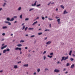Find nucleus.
<instances>
[{"mask_svg": "<svg viewBox=\"0 0 75 75\" xmlns=\"http://www.w3.org/2000/svg\"><path fill=\"white\" fill-rule=\"evenodd\" d=\"M15 50H19L20 51H21V48L16 47L15 48Z\"/></svg>", "mask_w": 75, "mask_h": 75, "instance_id": "obj_1", "label": "nucleus"}, {"mask_svg": "<svg viewBox=\"0 0 75 75\" xmlns=\"http://www.w3.org/2000/svg\"><path fill=\"white\" fill-rule=\"evenodd\" d=\"M54 71L55 72H59V71L57 69H55L54 70Z\"/></svg>", "mask_w": 75, "mask_h": 75, "instance_id": "obj_2", "label": "nucleus"}, {"mask_svg": "<svg viewBox=\"0 0 75 75\" xmlns=\"http://www.w3.org/2000/svg\"><path fill=\"white\" fill-rule=\"evenodd\" d=\"M7 45H6L4 47H2L1 48V50H3V49H4V48H6V47H7Z\"/></svg>", "mask_w": 75, "mask_h": 75, "instance_id": "obj_3", "label": "nucleus"}, {"mask_svg": "<svg viewBox=\"0 0 75 75\" xmlns=\"http://www.w3.org/2000/svg\"><path fill=\"white\" fill-rule=\"evenodd\" d=\"M60 19H58L57 20V21L58 23V24H61V22H60Z\"/></svg>", "mask_w": 75, "mask_h": 75, "instance_id": "obj_4", "label": "nucleus"}, {"mask_svg": "<svg viewBox=\"0 0 75 75\" xmlns=\"http://www.w3.org/2000/svg\"><path fill=\"white\" fill-rule=\"evenodd\" d=\"M51 43V41H48L46 42L47 45H48V44H50Z\"/></svg>", "mask_w": 75, "mask_h": 75, "instance_id": "obj_5", "label": "nucleus"}, {"mask_svg": "<svg viewBox=\"0 0 75 75\" xmlns=\"http://www.w3.org/2000/svg\"><path fill=\"white\" fill-rule=\"evenodd\" d=\"M74 66H75V64H73L72 65H71L70 67L71 68H74Z\"/></svg>", "mask_w": 75, "mask_h": 75, "instance_id": "obj_6", "label": "nucleus"}, {"mask_svg": "<svg viewBox=\"0 0 75 75\" xmlns=\"http://www.w3.org/2000/svg\"><path fill=\"white\" fill-rule=\"evenodd\" d=\"M38 21H36L35 22H34L33 24V25H35V24H37V23H38Z\"/></svg>", "mask_w": 75, "mask_h": 75, "instance_id": "obj_7", "label": "nucleus"}, {"mask_svg": "<svg viewBox=\"0 0 75 75\" xmlns=\"http://www.w3.org/2000/svg\"><path fill=\"white\" fill-rule=\"evenodd\" d=\"M37 3V1H36L34 3V4H32V6H35L36 4V3Z\"/></svg>", "mask_w": 75, "mask_h": 75, "instance_id": "obj_8", "label": "nucleus"}, {"mask_svg": "<svg viewBox=\"0 0 75 75\" xmlns=\"http://www.w3.org/2000/svg\"><path fill=\"white\" fill-rule=\"evenodd\" d=\"M64 58H65V57H62L61 61H63L64 60Z\"/></svg>", "mask_w": 75, "mask_h": 75, "instance_id": "obj_9", "label": "nucleus"}, {"mask_svg": "<svg viewBox=\"0 0 75 75\" xmlns=\"http://www.w3.org/2000/svg\"><path fill=\"white\" fill-rule=\"evenodd\" d=\"M18 68V67H17V65H14V68H15V69H16Z\"/></svg>", "mask_w": 75, "mask_h": 75, "instance_id": "obj_10", "label": "nucleus"}, {"mask_svg": "<svg viewBox=\"0 0 75 75\" xmlns=\"http://www.w3.org/2000/svg\"><path fill=\"white\" fill-rule=\"evenodd\" d=\"M2 28L3 29H6V28H7V27L6 26H4Z\"/></svg>", "mask_w": 75, "mask_h": 75, "instance_id": "obj_11", "label": "nucleus"}, {"mask_svg": "<svg viewBox=\"0 0 75 75\" xmlns=\"http://www.w3.org/2000/svg\"><path fill=\"white\" fill-rule=\"evenodd\" d=\"M71 54H72V50H71L69 53V55H71Z\"/></svg>", "mask_w": 75, "mask_h": 75, "instance_id": "obj_12", "label": "nucleus"}, {"mask_svg": "<svg viewBox=\"0 0 75 75\" xmlns=\"http://www.w3.org/2000/svg\"><path fill=\"white\" fill-rule=\"evenodd\" d=\"M67 13H68V12H67L66 10H65L64 11V14H67Z\"/></svg>", "mask_w": 75, "mask_h": 75, "instance_id": "obj_13", "label": "nucleus"}, {"mask_svg": "<svg viewBox=\"0 0 75 75\" xmlns=\"http://www.w3.org/2000/svg\"><path fill=\"white\" fill-rule=\"evenodd\" d=\"M68 58V56L66 57L65 58H64V60L65 61V60H66V59H67Z\"/></svg>", "mask_w": 75, "mask_h": 75, "instance_id": "obj_14", "label": "nucleus"}, {"mask_svg": "<svg viewBox=\"0 0 75 75\" xmlns=\"http://www.w3.org/2000/svg\"><path fill=\"white\" fill-rule=\"evenodd\" d=\"M60 7L61 8H62L63 9H64V6H63V5H61Z\"/></svg>", "mask_w": 75, "mask_h": 75, "instance_id": "obj_15", "label": "nucleus"}, {"mask_svg": "<svg viewBox=\"0 0 75 75\" xmlns=\"http://www.w3.org/2000/svg\"><path fill=\"white\" fill-rule=\"evenodd\" d=\"M28 64H27L26 65L25 64L23 65V67H28Z\"/></svg>", "mask_w": 75, "mask_h": 75, "instance_id": "obj_16", "label": "nucleus"}, {"mask_svg": "<svg viewBox=\"0 0 75 75\" xmlns=\"http://www.w3.org/2000/svg\"><path fill=\"white\" fill-rule=\"evenodd\" d=\"M17 46L18 47H21L22 46V45L20 44L17 45Z\"/></svg>", "mask_w": 75, "mask_h": 75, "instance_id": "obj_17", "label": "nucleus"}, {"mask_svg": "<svg viewBox=\"0 0 75 75\" xmlns=\"http://www.w3.org/2000/svg\"><path fill=\"white\" fill-rule=\"evenodd\" d=\"M14 18H12L11 20H10V21H13L14 20Z\"/></svg>", "mask_w": 75, "mask_h": 75, "instance_id": "obj_18", "label": "nucleus"}, {"mask_svg": "<svg viewBox=\"0 0 75 75\" xmlns=\"http://www.w3.org/2000/svg\"><path fill=\"white\" fill-rule=\"evenodd\" d=\"M48 57H49V58H51L52 57V56H50V55H48Z\"/></svg>", "mask_w": 75, "mask_h": 75, "instance_id": "obj_19", "label": "nucleus"}, {"mask_svg": "<svg viewBox=\"0 0 75 75\" xmlns=\"http://www.w3.org/2000/svg\"><path fill=\"white\" fill-rule=\"evenodd\" d=\"M48 19H49V20H50V21H51L52 20H53V19H52L51 18H49Z\"/></svg>", "mask_w": 75, "mask_h": 75, "instance_id": "obj_20", "label": "nucleus"}, {"mask_svg": "<svg viewBox=\"0 0 75 75\" xmlns=\"http://www.w3.org/2000/svg\"><path fill=\"white\" fill-rule=\"evenodd\" d=\"M42 34V33L41 32V33H38V35H41V34Z\"/></svg>", "mask_w": 75, "mask_h": 75, "instance_id": "obj_21", "label": "nucleus"}, {"mask_svg": "<svg viewBox=\"0 0 75 75\" xmlns=\"http://www.w3.org/2000/svg\"><path fill=\"white\" fill-rule=\"evenodd\" d=\"M25 25L23 26V27L22 30H24V28H25Z\"/></svg>", "mask_w": 75, "mask_h": 75, "instance_id": "obj_22", "label": "nucleus"}, {"mask_svg": "<svg viewBox=\"0 0 75 75\" xmlns=\"http://www.w3.org/2000/svg\"><path fill=\"white\" fill-rule=\"evenodd\" d=\"M7 51L6 50H4L3 51V53H5Z\"/></svg>", "mask_w": 75, "mask_h": 75, "instance_id": "obj_23", "label": "nucleus"}, {"mask_svg": "<svg viewBox=\"0 0 75 75\" xmlns=\"http://www.w3.org/2000/svg\"><path fill=\"white\" fill-rule=\"evenodd\" d=\"M69 65V63H67V64H66V66L67 67H68Z\"/></svg>", "mask_w": 75, "mask_h": 75, "instance_id": "obj_24", "label": "nucleus"}, {"mask_svg": "<svg viewBox=\"0 0 75 75\" xmlns=\"http://www.w3.org/2000/svg\"><path fill=\"white\" fill-rule=\"evenodd\" d=\"M21 7H19L18 9V10L19 11L21 10Z\"/></svg>", "mask_w": 75, "mask_h": 75, "instance_id": "obj_25", "label": "nucleus"}, {"mask_svg": "<svg viewBox=\"0 0 75 75\" xmlns=\"http://www.w3.org/2000/svg\"><path fill=\"white\" fill-rule=\"evenodd\" d=\"M7 20H8V21H10V18H7Z\"/></svg>", "mask_w": 75, "mask_h": 75, "instance_id": "obj_26", "label": "nucleus"}, {"mask_svg": "<svg viewBox=\"0 0 75 75\" xmlns=\"http://www.w3.org/2000/svg\"><path fill=\"white\" fill-rule=\"evenodd\" d=\"M24 42V41L22 40L20 41V42Z\"/></svg>", "mask_w": 75, "mask_h": 75, "instance_id": "obj_27", "label": "nucleus"}, {"mask_svg": "<svg viewBox=\"0 0 75 75\" xmlns=\"http://www.w3.org/2000/svg\"><path fill=\"white\" fill-rule=\"evenodd\" d=\"M34 10V8H32L29 10V11H30L32 10Z\"/></svg>", "mask_w": 75, "mask_h": 75, "instance_id": "obj_28", "label": "nucleus"}, {"mask_svg": "<svg viewBox=\"0 0 75 75\" xmlns=\"http://www.w3.org/2000/svg\"><path fill=\"white\" fill-rule=\"evenodd\" d=\"M37 71H38V72H40V69H38L37 70Z\"/></svg>", "mask_w": 75, "mask_h": 75, "instance_id": "obj_29", "label": "nucleus"}, {"mask_svg": "<svg viewBox=\"0 0 75 75\" xmlns=\"http://www.w3.org/2000/svg\"><path fill=\"white\" fill-rule=\"evenodd\" d=\"M70 60L72 61H74V59L72 58H71L70 59Z\"/></svg>", "mask_w": 75, "mask_h": 75, "instance_id": "obj_30", "label": "nucleus"}, {"mask_svg": "<svg viewBox=\"0 0 75 75\" xmlns=\"http://www.w3.org/2000/svg\"><path fill=\"white\" fill-rule=\"evenodd\" d=\"M29 20V18H27L25 19V21H27V20Z\"/></svg>", "mask_w": 75, "mask_h": 75, "instance_id": "obj_31", "label": "nucleus"}, {"mask_svg": "<svg viewBox=\"0 0 75 75\" xmlns=\"http://www.w3.org/2000/svg\"><path fill=\"white\" fill-rule=\"evenodd\" d=\"M33 29H34V28H29L28 29V30H33Z\"/></svg>", "mask_w": 75, "mask_h": 75, "instance_id": "obj_32", "label": "nucleus"}, {"mask_svg": "<svg viewBox=\"0 0 75 75\" xmlns=\"http://www.w3.org/2000/svg\"><path fill=\"white\" fill-rule=\"evenodd\" d=\"M46 59V57H45V56H44V59L45 60Z\"/></svg>", "mask_w": 75, "mask_h": 75, "instance_id": "obj_33", "label": "nucleus"}, {"mask_svg": "<svg viewBox=\"0 0 75 75\" xmlns=\"http://www.w3.org/2000/svg\"><path fill=\"white\" fill-rule=\"evenodd\" d=\"M6 50V51H10V49H9L8 48L7 49V50Z\"/></svg>", "mask_w": 75, "mask_h": 75, "instance_id": "obj_34", "label": "nucleus"}, {"mask_svg": "<svg viewBox=\"0 0 75 75\" xmlns=\"http://www.w3.org/2000/svg\"><path fill=\"white\" fill-rule=\"evenodd\" d=\"M59 63H60V64H61V62H60L59 61H58V62H57V64H59Z\"/></svg>", "mask_w": 75, "mask_h": 75, "instance_id": "obj_35", "label": "nucleus"}, {"mask_svg": "<svg viewBox=\"0 0 75 75\" xmlns=\"http://www.w3.org/2000/svg\"><path fill=\"white\" fill-rule=\"evenodd\" d=\"M42 20H45V18L44 17H42Z\"/></svg>", "mask_w": 75, "mask_h": 75, "instance_id": "obj_36", "label": "nucleus"}, {"mask_svg": "<svg viewBox=\"0 0 75 75\" xmlns=\"http://www.w3.org/2000/svg\"><path fill=\"white\" fill-rule=\"evenodd\" d=\"M46 52H46V51H44L43 53V54H45V53H46Z\"/></svg>", "mask_w": 75, "mask_h": 75, "instance_id": "obj_37", "label": "nucleus"}, {"mask_svg": "<svg viewBox=\"0 0 75 75\" xmlns=\"http://www.w3.org/2000/svg\"><path fill=\"white\" fill-rule=\"evenodd\" d=\"M41 6V4H39L37 5V7H39V6Z\"/></svg>", "mask_w": 75, "mask_h": 75, "instance_id": "obj_38", "label": "nucleus"}, {"mask_svg": "<svg viewBox=\"0 0 75 75\" xmlns=\"http://www.w3.org/2000/svg\"><path fill=\"white\" fill-rule=\"evenodd\" d=\"M54 54V53L53 52H52L50 54V55H53V54Z\"/></svg>", "mask_w": 75, "mask_h": 75, "instance_id": "obj_39", "label": "nucleus"}, {"mask_svg": "<svg viewBox=\"0 0 75 75\" xmlns=\"http://www.w3.org/2000/svg\"><path fill=\"white\" fill-rule=\"evenodd\" d=\"M6 3H4V5H3V6L4 7V6H5V5H6Z\"/></svg>", "mask_w": 75, "mask_h": 75, "instance_id": "obj_40", "label": "nucleus"}, {"mask_svg": "<svg viewBox=\"0 0 75 75\" xmlns=\"http://www.w3.org/2000/svg\"><path fill=\"white\" fill-rule=\"evenodd\" d=\"M27 28H28V27H26L25 28V31H26L27 30Z\"/></svg>", "mask_w": 75, "mask_h": 75, "instance_id": "obj_41", "label": "nucleus"}, {"mask_svg": "<svg viewBox=\"0 0 75 75\" xmlns=\"http://www.w3.org/2000/svg\"><path fill=\"white\" fill-rule=\"evenodd\" d=\"M35 37V35H32V36H31V38H33V37Z\"/></svg>", "mask_w": 75, "mask_h": 75, "instance_id": "obj_42", "label": "nucleus"}, {"mask_svg": "<svg viewBox=\"0 0 75 75\" xmlns=\"http://www.w3.org/2000/svg\"><path fill=\"white\" fill-rule=\"evenodd\" d=\"M22 15H21L20 16V18H22Z\"/></svg>", "mask_w": 75, "mask_h": 75, "instance_id": "obj_43", "label": "nucleus"}, {"mask_svg": "<svg viewBox=\"0 0 75 75\" xmlns=\"http://www.w3.org/2000/svg\"><path fill=\"white\" fill-rule=\"evenodd\" d=\"M47 39V37H46L45 39H44V40H46Z\"/></svg>", "mask_w": 75, "mask_h": 75, "instance_id": "obj_44", "label": "nucleus"}, {"mask_svg": "<svg viewBox=\"0 0 75 75\" xmlns=\"http://www.w3.org/2000/svg\"><path fill=\"white\" fill-rule=\"evenodd\" d=\"M50 31V30H47V29H46L45 30V31Z\"/></svg>", "mask_w": 75, "mask_h": 75, "instance_id": "obj_45", "label": "nucleus"}, {"mask_svg": "<svg viewBox=\"0 0 75 75\" xmlns=\"http://www.w3.org/2000/svg\"><path fill=\"white\" fill-rule=\"evenodd\" d=\"M21 62V61H19L18 62V64H20Z\"/></svg>", "mask_w": 75, "mask_h": 75, "instance_id": "obj_46", "label": "nucleus"}, {"mask_svg": "<svg viewBox=\"0 0 75 75\" xmlns=\"http://www.w3.org/2000/svg\"><path fill=\"white\" fill-rule=\"evenodd\" d=\"M51 2H50L49 3V4H47L48 6H49V5H50V4H51Z\"/></svg>", "mask_w": 75, "mask_h": 75, "instance_id": "obj_47", "label": "nucleus"}, {"mask_svg": "<svg viewBox=\"0 0 75 75\" xmlns=\"http://www.w3.org/2000/svg\"><path fill=\"white\" fill-rule=\"evenodd\" d=\"M2 35L4 36V35H5V33H3L2 34Z\"/></svg>", "mask_w": 75, "mask_h": 75, "instance_id": "obj_48", "label": "nucleus"}, {"mask_svg": "<svg viewBox=\"0 0 75 75\" xmlns=\"http://www.w3.org/2000/svg\"><path fill=\"white\" fill-rule=\"evenodd\" d=\"M47 70H48V68H46L45 69V71H47Z\"/></svg>", "mask_w": 75, "mask_h": 75, "instance_id": "obj_49", "label": "nucleus"}, {"mask_svg": "<svg viewBox=\"0 0 75 75\" xmlns=\"http://www.w3.org/2000/svg\"><path fill=\"white\" fill-rule=\"evenodd\" d=\"M5 23H8V22H7V21H5Z\"/></svg>", "mask_w": 75, "mask_h": 75, "instance_id": "obj_50", "label": "nucleus"}, {"mask_svg": "<svg viewBox=\"0 0 75 75\" xmlns=\"http://www.w3.org/2000/svg\"><path fill=\"white\" fill-rule=\"evenodd\" d=\"M66 70V68H64L63 69V71H65Z\"/></svg>", "mask_w": 75, "mask_h": 75, "instance_id": "obj_51", "label": "nucleus"}, {"mask_svg": "<svg viewBox=\"0 0 75 75\" xmlns=\"http://www.w3.org/2000/svg\"><path fill=\"white\" fill-rule=\"evenodd\" d=\"M8 25H11V23H9V22H8Z\"/></svg>", "mask_w": 75, "mask_h": 75, "instance_id": "obj_52", "label": "nucleus"}, {"mask_svg": "<svg viewBox=\"0 0 75 75\" xmlns=\"http://www.w3.org/2000/svg\"><path fill=\"white\" fill-rule=\"evenodd\" d=\"M50 28H51V24H50Z\"/></svg>", "mask_w": 75, "mask_h": 75, "instance_id": "obj_53", "label": "nucleus"}, {"mask_svg": "<svg viewBox=\"0 0 75 75\" xmlns=\"http://www.w3.org/2000/svg\"><path fill=\"white\" fill-rule=\"evenodd\" d=\"M28 49V47H25V49L27 50V49Z\"/></svg>", "mask_w": 75, "mask_h": 75, "instance_id": "obj_54", "label": "nucleus"}, {"mask_svg": "<svg viewBox=\"0 0 75 75\" xmlns=\"http://www.w3.org/2000/svg\"><path fill=\"white\" fill-rule=\"evenodd\" d=\"M72 55H73V57H75V54H73Z\"/></svg>", "mask_w": 75, "mask_h": 75, "instance_id": "obj_55", "label": "nucleus"}, {"mask_svg": "<svg viewBox=\"0 0 75 75\" xmlns=\"http://www.w3.org/2000/svg\"><path fill=\"white\" fill-rule=\"evenodd\" d=\"M62 45H64V43H62Z\"/></svg>", "mask_w": 75, "mask_h": 75, "instance_id": "obj_56", "label": "nucleus"}, {"mask_svg": "<svg viewBox=\"0 0 75 75\" xmlns=\"http://www.w3.org/2000/svg\"><path fill=\"white\" fill-rule=\"evenodd\" d=\"M33 75H36V73L35 72H34L33 74Z\"/></svg>", "mask_w": 75, "mask_h": 75, "instance_id": "obj_57", "label": "nucleus"}, {"mask_svg": "<svg viewBox=\"0 0 75 75\" xmlns=\"http://www.w3.org/2000/svg\"><path fill=\"white\" fill-rule=\"evenodd\" d=\"M68 71H66L65 72V74H68Z\"/></svg>", "mask_w": 75, "mask_h": 75, "instance_id": "obj_58", "label": "nucleus"}, {"mask_svg": "<svg viewBox=\"0 0 75 75\" xmlns=\"http://www.w3.org/2000/svg\"><path fill=\"white\" fill-rule=\"evenodd\" d=\"M13 18H17V16H14Z\"/></svg>", "mask_w": 75, "mask_h": 75, "instance_id": "obj_59", "label": "nucleus"}, {"mask_svg": "<svg viewBox=\"0 0 75 75\" xmlns=\"http://www.w3.org/2000/svg\"><path fill=\"white\" fill-rule=\"evenodd\" d=\"M58 9L57 8L56 9V11H58Z\"/></svg>", "mask_w": 75, "mask_h": 75, "instance_id": "obj_60", "label": "nucleus"}, {"mask_svg": "<svg viewBox=\"0 0 75 75\" xmlns=\"http://www.w3.org/2000/svg\"><path fill=\"white\" fill-rule=\"evenodd\" d=\"M28 57H31V55H30V54H28Z\"/></svg>", "mask_w": 75, "mask_h": 75, "instance_id": "obj_61", "label": "nucleus"}, {"mask_svg": "<svg viewBox=\"0 0 75 75\" xmlns=\"http://www.w3.org/2000/svg\"><path fill=\"white\" fill-rule=\"evenodd\" d=\"M54 4V2H53L51 3V4Z\"/></svg>", "mask_w": 75, "mask_h": 75, "instance_id": "obj_62", "label": "nucleus"}, {"mask_svg": "<svg viewBox=\"0 0 75 75\" xmlns=\"http://www.w3.org/2000/svg\"><path fill=\"white\" fill-rule=\"evenodd\" d=\"M37 42V41L36 40H35V41H34V42L35 43V42Z\"/></svg>", "mask_w": 75, "mask_h": 75, "instance_id": "obj_63", "label": "nucleus"}, {"mask_svg": "<svg viewBox=\"0 0 75 75\" xmlns=\"http://www.w3.org/2000/svg\"><path fill=\"white\" fill-rule=\"evenodd\" d=\"M3 72V71L1 70V71H0V72Z\"/></svg>", "mask_w": 75, "mask_h": 75, "instance_id": "obj_64", "label": "nucleus"}]
</instances>
